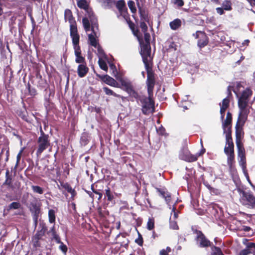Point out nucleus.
<instances>
[{
	"instance_id": "f257e3e1",
	"label": "nucleus",
	"mask_w": 255,
	"mask_h": 255,
	"mask_svg": "<svg viewBox=\"0 0 255 255\" xmlns=\"http://www.w3.org/2000/svg\"><path fill=\"white\" fill-rule=\"evenodd\" d=\"M253 95V91L250 88H246L240 94H237L238 105L239 108L238 122L244 124L250 113V101Z\"/></svg>"
},
{
	"instance_id": "f03ea898",
	"label": "nucleus",
	"mask_w": 255,
	"mask_h": 255,
	"mask_svg": "<svg viewBox=\"0 0 255 255\" xmlns=\"http://www.w3.org/2000/svg\"><path fill=\"white\" fill-rule=\"evenodd\" d=\"M137 102L140 101L141 106L142 112L144 115H149L154 112V102L152 99V96L146 97L138 94V97L134 98Z\"/></svg>"
},
{
	"instance_id": "7ed1b4c3",
	"label": "nucleus",
	"mask_w": 255,
	"mask_h": 255,
	"mask_svg": "<svg viewBox=\"0 0 255 255\" xmlns=\"http://www.w3.org/2000/svg\"><path fill=\"white\" fill-rule=\"evenodd\" d=\"M37 143L38 148L36 151V155L39 156L44 150L50 145L49 135L45 134L41 128L40 129V135L38 138Z\"/></svg>"
},
{
	"instance_id": "20e7f679",
	"label": "nucleus",
	"mask_w": 255,
	"mask_h": 255,
	"mask_svg": "<svg viewBox=\"0 0 255 255\" xmlns=\"http://www.w3.org/2000/svg\"><path fill=\"white\" fill-rule=\"evenodd\" d=\"M88 16L82 19V23L84 29L86 32L90 30V23L89 20L92 23V30L93 33L96 35V29L98 28L97 23V19L92 12L87 10Z\"/></svg>"
},
{
	"instance_id": "39448f33",
	"label": "nucleus",
	"mask_w": 255,
	"mask_h": 255,
	"mask_svg": "<svg viewBox=\"0 0 255 255\" xmlns=\"http://www.w3.org/2000/svg\"><path fill=\"white\" fill-rule=\"evenodd\" d=\"M240 193V202L244 206L250 209L255 208V197L250 192L239 190Z\"/></svg>"
},
{
	"instance_id": "423d86ee",
	"label": "nucleus",
	"mask_w": 255,
	"mask_h": 255,
	"mask_svg": "<svg viewBox=\"0 0 255 255\" xmlns=\"http://www.w3.org/2000/svg\"><path fill=\"white\" fill-rule=\"evenodd\" d=\"M145 68L147 72L146 85L148 95L149 96H152L153 90L155 83L154 74L150 66L145 67Z\"/></svg>"
},
{
	"instance_id": "0eeeda50",
	"label": "nucleus",
	"mask_w": 255,
	"mask_h": 255,
	"mask_svg": "<svg viewBox=\"0 0 255 255\" xmlns=\"http://www.w3.org/2000/svg\"><path fill=\"white\" fill-rule=\"evenodd\" d=\"M119 81L121 84V86L123 87V89L126 91L131 97L134 98L138 97V93L134 90L130 81L123 78H120Z\"/></svg>"
},
{
	"instance_id": "6e6552de",
	"label": "nucleus",
	"mask_w": 255,
	"mask_h": 255,
	"mask_svg": "<svg viewBox=\"0 0 255 255\" xmlns=\"http://www.w3.org/2000/svg\"><path fill=\"white\" fill-rule=\"evenodd\" d=\"M151 48L150 44L145 43L141 47L140 54L145 67L150 66L149 62L151 60L150 57Z\"/></svg>"
},
{
	"instance_id": "1a4fd4ad",
	"label": "nucleus",
	"mask_w": 255,
	"mask_h": 255,
	"mask_svg": "<svg viewBox=\"0 0 255 255\" xmlns=\"http://www.w3.org/2000/svg\"><path fill=\"white\" fill-rule=\"evenodd\" d=\"M29 208L30 212L33 215V220L35 228L38 223V219L40 212V206L36 201H34L30 203Z\"/></svg>"
},
{
	"instance_id": "9d476101",
	"label": "nucleus",
	"mask_w": 255,
	"mask_h": 255,
	"mask_svg": "<svg viewBox=\"0 0 255 255\" xmlns=\"http://www.w3.org/2000/svg\"><path fill=\"white\" fill-rule=\"evenodd\" d=\"M197 154H192L187 148L182 149L179 153V158L187 162H193L197 160Z\"/></svg>"
},
{
	"instance_id": "9b49d317",
	"label": "nucleus",
	"mask_w": 255,
	"mask_h": 255,
	"mask_svg": "<svg viewBox=\"0 0 255 255\" xmlns=\"http://www.w3.org/2000/svg\"><path fill=\"white\" fill-rule=\"evenodd\" d=\"M46 230V227L44 225H43L41 230L38 231L35 235L32 237V240L33 243V246L34 247H40V243L39 241L41 240L42 238L44 236Z\"/></svg>"
},
{
	"instance_id": "f8f14e48",
	"label": "nucleus",
	"mask_w": 255,
	"mask_h": 255,
	"mask_svg": "<svg viewBox=\"0 0 255 255\" xmlns=\"http://www.w3.org/2000/svg\"><path fill=\"white\" fill-rule=\"evenodd\" d=\"M70 32L74 49L76 48L77 47H80L79 45L80 36L78 33L77 26H73L70 28Z\"/></svg>"
},
{
	"instance_id": "ddd939ff",
	"label": "nucleus",
	"mask_w": 255,
	"mask_h": 255,
	"mask_svg": "<svg viewBox=\"0 0 255 255\" xmlns=\"http://www.w3.org/2000/svg\"><path fill=\"white\" fill-rule=\"evenodd\" d=\"M196 240L199 244V246L202 248L211 246V242L204 236L201 231L197 232Z\"/></svg>"
},
{
	"instance_id": "4468645a",
	"label": "nucleus",
	"mask_w": 255,
	"mask_h": 255,
	"mask_svg": "<svg viewBox=\"0 0 255 255\" xmlns=\"http://www.w3.org/2000/svg\"><path fill=\"white\" fill-rule=\"evenodd\" d=\"M64 19L65 21H68L70 23V28L73 26H77L76 22L73 16L71 10L66 9L64 11Z\"/></svg>"
},
{
	"instance_id": "2eb2a0df",
	"label": "nucleus",
	"mask_w": 255,
	"mask_h": 255,
	"mask_svg": "<svg viewBox=\"0 0 255 255\" xmlns=\"http://www.w3.org/2000/svg\"><path fill=\"white\" fill-rule=\"evenodd\" d=\"M99 77H100L102 80L108 85L115 87H119L117 81L111 77L107 75L104 76H99Z\"/></svg>"
},
{
	"instance_id": "dca6fc26",
	"label": "nucleus",
	"mask_w": 255,
	"mask_h": 255,
	"mask_svg": "<svg viewBox=\"0 0 255 255\" xmlns=\"http://www.w3.org/2000/svg\"><path fill=\"white\" fill-rule=\"evenodd\" d=\"M89 71V68L87 67L86 63L79 64L77 68V73L78 76L80 78L86 76Z\"/></svg>"
},
{
	"instance_id": "f3484780",
	"label": "nucleus",
	"mask_w": 255,
	"mask_h": 255,
	"mask_svg": "<svg viewBox=\"0 0 255 255\" xmlns=\"http://www.w3.org/2000/svg\"><path fill=\"white\" fill-rule=\"evenodd\" d=\"M74 49V53L76 56L75 62L77 63L83 64L85 63V59L81 55V51L80 47H76Z\"/></svg>"
},
{
	"instance_id": "a211bd4d",
	"label": "nucleus",
	"mask_w": 255,
	"mask_h": 255,
	"mask_svg": "<svg viewBox=\"0 0 255 255\" xmlns=\"http://www.w3.org/2000/svg\"><path fill=\"white\" fill-rule=\"evenodd\" d=\"M244 125L242 122L237 121V123L236 126V144L237 145H243L241 143V138H242V130L239 129L238 128L239 124Z\"/></svg>"
},
{
	"instance_id": "6ab92c4d",
	"label": "nucleus",
	"mask_w": 255,
	"mask_h": 255,
	"mask_svg": "<svg viewBox=\"0 0 255 255\" xmlns=\"http://www.w3.org/2000/svg\"><path fill=\"white\" fill-rule=\"evenodd\" d=\"M12 176L10 174L9 171L7 169L5 172V180L3 183V185H7L8 187L13 189V186L12 184Z\"/></svg>"
},
{
	"instance_id": "aec40b11",
	"label": "nucleus",
	"mask_w": 255,
	"mask_h": 255,
	"mask_svg": "<svg viewBox=\"0 0 255 255\" xmlns=\"http://www.w3.org/2000/svg\"><path fill=\"white\" fill-rule=\"evenodd\" d=\"M232 114L230 112H228L227 114V116L226 120L223 121V128H228V127L231 128V123H232Z\"/></svg>"
},
{
	"instance_id": "412c9836",
	"label": "nucleus",
	"mask_w": 255,
	"mask_h": 255,
	"mask_svg": "<svg viewBox=\"0 0 255 255\" xmlns=\"http://www.w3.org/2000/svg\"><path fill=\"white\" fill-rule=\"evenodd\" d=\"M97 32H96V35L93 33V34H89L88 35V40L90 42V44L96 48L97 46L99 45L97 39L95 37H97Z\"/></svg>"
},
{
	"instance_id": "4be33fe9",
	"label": "nucleus",
	"mask_w": 255,
	"mask_h": 255,
	"mask_svg": "<svg viewBox=\"0 0 255 255\" xmlns=\"http://www.w3.org/2000/svg\"><path fill=\"white\" fill-rule=\"evenodd\" d=\"M169 25L172 30H177L181 26V21L180 19H175L169 23Z\"/></svg>"
},
{
	"instance_id": "5701e85b",
	"label": "nucleus",
	"mask_w": 255,
	"mask_h": 255,
	"mask_svg": "<svg viewBox=\"0 0 255 255\" xmlns=\"http://www.w3.org/2000/svg\"><path fill=\"white\" fill-rule=\"evenodd\" d=\"M227 163L230 168H232L233 167V163L234 162L235 159V154H234V150L232 151V153L227 154Z\"/></svg>"
},
{
	"instance_id": "b1692460",
	"label": "nucleus",
	"mask_w": 255,
	"mask_h": 255,
	"mask_svg": "<svg viewBox=\"0 0 255 255\" xmlns=\"http://www.w3.org/2000/svg\"><path fill=\"white\" fill-rule=\"evenodd\" d=\"M238 148V156L240 158H245V150L243 145H237Z\"/></svg>"
},
{
	"instance_id": "393cba45",
	"label": "nucleus",
	"mask_w": 255,
	"mask_h": 255,
	"mask_svg": "<svg viewBox=\"0 0 255 255\" xmlns=\"http://www.w3.org/2000/svg\"><path fill=\"white\" fill-rule=\"evenodd\" d=\"M55 212L52 209H50L48 211V218L49 221L51 223H53L55 222Z\"/></svg>"
},
{
	"instance_id": "a878e982",
	"label": "nucleus",
	"mask_w": 255,
	"mask_h": 255,
	"mask_svg": "<svg viewBox=\"0 0 255 255\" xmlns=\"http://www.w3.org/2000/svg\"><path fill=\"white\" fill-rule=\"evenodd\" d=\"M77 5L79 8L84 9L88 8V4L86 0H78Z\"/></svg>"
},
{
	"instance_id": "bb28decb",
	"label": "nucleus",
	"mask_w": 255,
	"mask_h": 255,
	"mask_svg": "<svg viewBox=\"0 0 255 255\" xmlns=\"http://www.w3.org/2000/svg\"><path fill=\"white\" fill-rule=\"evenodd\" d=\"M104 91L105 92V93L108 95H112L116 97H121V96L120 95H118L115 93L114 91L110 89L109 88L107 87H104L103 88Z\"/></svg>"
},
{
	"instance_id": "cd10ccee",
	"label": "nucleus",
	"mask_w": 255,
	"mask_h": 255,
	"mask_svg": "<svg viewBox=\"0 0 255 255\" xmlns=\"http://www.w3.org/2000/svg\"><path fill=\"white\" fill-rule=\"evenodd\" d=\"M96 48H97V51H98L97 55L99 57V59L100 58H104L106 57V55L104 50H103L102 47L99 45H98V46H97Z\"/></svg>"
},
{
	"instance_id": "c85d7f7f",
	"label": "nucleus",
	"mask_w": 255,
	"mask_h": 255,
	"mask_svg": "<svg viewBox=\"0 0 255 255\" xmlns=\"http://www.w3.org/2000/svg\"><path fill=\"white\" fill-rule=\"evenodd\" d=\"M224 132L226 134V139H232V131L231 128L228 127V128H223Z\"/></svg>"
},
{
	"instance_id": "c756f323",
	"label": "nucleus",
	"mask_w": 255,
	"mask_h": 255,
	"mask_svg": "<svg viewBox=\"0 0 255 255\" xmlns=\"http://www.w3.org/2000/svg\"><path fill=\"white\" fill-rule=\"evenodd\" d=\"M98 63H99V65L100 68L102 69H103L105 71L108 70V68L107 65L106 63L105 62V61L103 59V58H100L99 59Z\"/></svg>"
},
{
	"instance_id": "7c9ffc66",
	"label": "nucleus",
	"mask_w": 255,
	"mask_h": 255,
	"mask_svg": "<svg viewBox=\"0 0 255 255\" xmlns=\"http://www.w3.org/2000/svg\"><path fill=\"white\" fill-rule=\"evenodd\" d=\"M222 7L225 10H231L232 9L231 2L229 0H225L222 3Z\"/></svg>"
},
{
	"instance_id": "2f4dec72",
	"label": "nucleus",
	"mask_w": 255,
	"mask_h": 255,
	"mask_svg": "<svg viewBox=\"0 0 255 255\" xmlns=\"http://www.w3.org/2000/svg\"><path fill=\"white\" fill-rule=\"evenodd\" d=\"M31 188L34 193L42 194L43 193V189L39 186L32 185Z\"/></svg>"
},
{
	"instance_id": "473e14b6",
	"label": "nucleus",
	"mask_w": 255,
	"mask_h": 255,
	"mask_svg": "<svg viewBox=\"0 0 255 255\" xmlns=\"http://www.w3.org/2000/svg\"><path fill=\"white\" fill-rule=\"evenodd\" d=\"M126 4L124 0H119L117 2L116 7L119 10H123Z\"/></svg>"
},
{
	"instance_id": "72a5a7b5",
	"label": "nucleus",
	"mask_w": 255,
	"mask_h": 255,
	"mask_svg": "<svg viewBox=\"0 0 255 255\" xmlns=\"http://www.w3.org/2000/svg\"><path fill=\"white\" fill-rule=\"evenodd\" d=\"M154 228V221L153 219L149 218L147 223V229L152 230Z\"/></svg>"
},
{
	"instance_id": "f704fd0d",
	"label": "nucleus",
	"mask_w": 255,
	"mask_h": 255,
	"mask_svg": "<svg viewBox=\"0 0 255 255\" xmlns=\"http://www.w3.org/2000/svg\"><path fill=\"white\" fill-rule=\"evenodd\" d=\"M230 100L228 98H226L222 101V104H220V107L227 109L229 106Z\"/></svg>"
},
{
	"instance_id": "c9c22d12",
	"label": "nucleus",
	"mask_w": 255,
	"mask_h": 255,
	"mask_svg": "<svg viewBox=\"0 0 255 255\" xmlns=\"http://www.w3.org/2000/svg\"><path fill=\"white\" fill-rule=\"evenodd\" d=\"M247 246L251 254L255 255V244L253 243H249L247 244Z\"/></svg>"
},
{
	"instance_id": "e433bc0d",
	"label": "nucleus",
	"mask_w": 255,
	"mask_h": 255,
	"mask_svg": "<svg viewBox=\"0 0 255 255\" xmlns=\"http://www.w3.org/2000/svg\"><path fill=\"white\" fill-rule=\"evenodd\" d=\"M105 193L108 198V200L109 201H112L114 199V196L111 193L110 189L108 188L105 190Z\"/></svg>"
},
{
	"instance_id": "4c0bfd02",
	"label": "nucleus",
	"mask_w": 255,
	"mask_h": 255,
	"mask_svg": "<svg viewBox=\"0 0 255 255\" xmlns=\"http://www.w3.org/2000/svg\"><path fill=\"white\" fill-rule=\"evenodd\" d=\"M239 164L241 166L244 172L245 171L246 168V157L240 158L239 161Z\"/></svg>"
},
{
	"instance_id": "58836bf2",
	"label": "nucleus",
	"mask_w": 255,
	"mask_h": 255,
	"mask_svg": "<svg viewBox=\"0 0 255 255\" xmlns=\"http://www.w3.org/2000/svg\"><path fill=\"white\" fill-rule=\"evenodd\" d=\"M20 204L19 203L17 202H14L11 203L9 205V209H19L20 207Z\"/></svg>"
},
{
	"instance_id": "ea45409f",
	"label": "nucleus",
	"mask_w": 255,
	"mask_h": 255,
	"mask_svg": "<svg viewBox=\"0 0 255 255\" xmlns=\"http://www.w3.org/2000/svg\"><path fill=\"white\" fill-rule=\"evenodd\" d=\"M128 6L129 7V8L132 12H134L136 11V7H135V3L134 1L129 0L128 1Z\"/></svg>"
},
{
	"instance_id": "a19ab883",
	"label": "nucleus",
	"mask_w": 255,
	"mask_h": 255,
	"mask_svg": "<svg viewBox=\"0 0 255 255\" xmlns=\"http://www.w3.org/2000/svg\"><path fill=\"white\" fill-rule=\"evenodd\" d=\"M170 227L173 230H176L178 228L176 222L172 220V217L170 218Z\"/></svg>"
},
{
	"instance_id": "79ce46f5",
	"label": "nucleus",
	"mask_w": 255,
	"mask_h": 255,
	"mask_svg": "<svg viewBox=\"0 0 255 255\" xmlns=\"http://www.w3.org/2000/svg\"><path fill=\"white\" fill-rule=\"evenodd\" d=\"M59 249L63 252V253L66 255V253L67 252V246L63 244V242H61V243H59Z\"/></svg>"
},
{
	"instance_id": "37998d69",
	"label": "nucleus",
	"mask_w": 255,
	"mask_h": 255,
	"mask_svg": "<svg viewBox=\"0 0 255 255\" xmlns=\"http://www.w3.org/2000/svg\"><path fill=\"white\" fill-rule=\"evenodd\" d=\"M144 33V38L145 41V43H149L150 39V34L145 32Z\"/></svg>"
},
{
	"instance_id": "c03bdc74",
	"label": "nucleus",
	"mask_w": 255,
	"mask_h": 255,
	"mask_svg": "<svg viewBox=\"0 0 255 255\" xmlns=\"http://www.w3.org/2000/svg\"><path fill=\"white\" fill-rule=\"evenodd\" d=\"M226 146H231L232 151L234 150V143L232 139H226Z\"/></svg>"
},
{
	"instance_id": "a18cd8bd",
	"label": "nucleus",
	"mask_w": 255,
	"mask_h": 255,
	"mask_svg": "<svg viewBox=\"0 0 255 255\" xmlns=\"http://www.w3.org/2000/svg\"><path fill=\"white\" fill-rule=\"evenodd\" d=\"M140 27L141 28L142 31L145 32L147 31V26L144 22H141L140 23Z\"/></svg>"
},
{
	"instance_id": "49530a36",
	"label": "nucleus",
	"mask_w": 255,
	"mask_h": 255,
	"mask_svg": "<svg viewBox=\"0 0 255 255\" xmlns=\"http://www.w3.org/2000/svg\"><path fill=\"white\" fill-rule=\"evenodd\" d=\"M250 254L251 253H250L247 246H246V248L242 250L241 252H240L239 255H248Z\"/></svg>"
},
{
	"instance_id": "de8ad7c7",
	"label": "nucleus",
	"mask_w": 255,
	"mask_h": 255,
	"mask_svg": "<svg viewBox=\"0 0 255 255\" xmlns=\"http://www.w3.org/2000/svg\"><path fill=\"white\" fill-rule=\"evenodd\" d=\"M207 44V42L206 40H199L198 42V45L200 47H203Z\"/></svg>"
},
{
	"instance_id": "09e8293b",
	"label": "nucleus",
	"mask_w": 255,
	"mask_h": 255,
	"mask_svg": "<svg viewBox=\"0 0 255 255\" xmlns=\"http://www.w3.org/2000/svg\"><path fill=\"white\" fill-rule=\"evenodd\" d=\"M232 151L231 146H225L224 148V152L226 155L232 153Z\"/></svg>"
},
{
	"instance_id": "8fccbe9b",
	"label": "nucleus",
	"mask_w": 255,
	"mask_h": 255,
	"mask_svg": "<svg viewBox=\"0 0 255 255\" xmlns=\"http://www.w3.org/2000/svg\"><path fill=\"white\" fill-rule=\"evenodd\" d=\"M226 110V109L220 107V114H221V119L222 121H223L224 116H225V113Z\"/></svg>"
},
{
	"instance_id": "3c124183",
	"label": "nucleus",
	"mask_w": 255,
	"mask_h": 255,
	"mask_svg": "<svg viewBox=\"0 0 255 255\" xmlns=\"http://www.w3.org/2000/svg\"><path fill=\"white\" fill-rule=\"evenodd\" d=\"M22 152V150H20V152L18 153V154L17 155V156H16V164L15 167H16L18 165V163H19V162L20 158H21V155Z\"/></svg>"
},
{
	"instance_id": "603ef678",
	"label": "nucleus",
	"mask_w": 255,
	"mask_h": 255,
	"mask_svg": "<svg viewBox=\"0 0 255 255\" xmlns=\"http://www.w3.org/2000/svg\"><path fill=\"white\" fill-rule=\"evenodd\" d=\"M216 9L217 12L220 15H222L224 13V9L222 7H217V8H216Z\"/></svg>"
},
{
	"instance_id": "864d4df0",
	"label": "nucleus",
	"mask_w": 255,
	"mask_h": 255,
	"mask_svg": "<svg viewBox=\"0 0 255 255\" xmlns=\"http://www.w3.org/2000/svg\"><path fill=\"white\" fill-rule=\"evenodd\" d=\"M135 242L139 246H142L143 244L142 238L141 236L140 235V238L135 240Z\"/></svg>"
},
{
	"instance_id": "5fc2aeb1",
	"label": "nucleus",
	"mask_w": 255,
	"mask_h": 255,
	"mask_svg": "<svg viewBox=\"0 0 255 255\" xmlns=\"http://www.w3.org/2000/svg\"><path fill=\"white\" fill-rule=\"evenodd\" d=\"M175 3L179 6H182L184 5L183 0H175Z\"/></svg>"
},
{
	"instance_id": "6e6d98bb",
	"label": "nucleus",
	"mask_w": 255,
	"mask_h": 255,
	"mask_svg": "<svg viewBox=\"0 0 255 255\" xmlns=\"http://www.w3.org/2000/svg\"><path fill=\"white\" fill-rule=\"evenodd\" d=\"M53 239L56 241L57 243H58V244L61 243V242L60 241V239L59 237L58 236V235L54 234V236H53Z\"/></svg>"
},
{
	"instance_id": "4d7b16f0",
	"label": "nucleus",
	"mask_w": 255,
	"mask_h": 255,
	"mask_svg": "<svg viewBox=\"0 0 255 255\" xmlns=\"http://www.w3.org/2000/svg\"><path fill=\"white\" fill-rule=\"evenodd\" d=\"M163 198L165 199L167 203H169L171 200L170 195L168 193H167Z\"/></svg>"
},
{
	"instance_id": "13d9d810",
	"label": "nucleus",
	"mask_w": 255,
	"mask_h": 255,
	"mask_svg": "<svg viewBox=\"0 0 255 255\" xmlns=\"http://www.w3.org/2000/svg\"><path fill=\"white\" fill-rule=\"evenodd\" d=\"M164 131L165 129L162 127H161L158 129H157V132L160 134H163L164 132Z\"/></svg>"
},
{
	"instance_id": "bf43d9fd",
	"label": "nucleus",
	"mask_w": 255,
	"mask_h": 255,
	"mask_svg": "<svg viewBox=\"0 0 255 255\" xmlns=\"http://www.w3.org/2000/svg\"><path fill=\"white\" fill-rule=\"evenodd\" d=\"M172 212H173V216L172 217V219H176L178 217V213L175 212V208L173 207L172 209Z\"/></svg>"
},
{
	"instance_id": "052dcab7",
	"label": "nucleus",
	"mask_w": 255,
	"mask_h": 255,
	"mask_svg": "<svg viewBox=\"0 0 255 255\" xmlns=\"http://www.w3.org/2000/svg\"><path fill=\"white\" fill-rule=\"evenodd\" d=\"M157 191L160 193V194L162 196V197L163 198L167 193H165L164 191L161 190L160 189L157 188Z\"/></svg>"
},
{
	"instance_id": "680f3d73",
	"label": "nucleus",
	"mask_w": 255,
	"mask_h": 255,
	"mask_svg": "<svg viewBox=\"0 0 255 255\" xmlns=\"http://www.w3.org/2000/svg\"><path fill=\"white\" fill-rule=\"evenodd\" d=\"M20 116L21 117V118L26 121V122H28V118H27V116L26 115V114H22L21 115H20Z\"/></svg>"
},
{
	"instance_id": "e2e57ef3",
	"label": "nucleus",
	"mask_w": 255,
	"mask_h": 255,
	"mask_svg": "<svg viewBox=\"0 0 255 255\" xmlns=\"http://www.w3.org/2000/svg\"><path fill=\"white\" fill-rule=\"evenodd\" d=\"M160 255H168V253L166 252V251H164V249H163L160 251Z\"/></svg>"
},
{
	"instance_id": "0e129e2a",
	"label": "nucleus",
	"mask_w": 255,
	"mask_h": 255,
	"mask_svg": "<svg viewBox=\"0 0 255 255\" xmlns=\"http://www.w3.org/2000/svg\"><path fill=\"white\" fill-rule=\"evenodd\" d=\"M205 152V148H202V150H201L200 152L199 153H197L196 154H197L198 155V157H199L201 155H202L203 153H204Z\"/></svg>"
},
{
	"instance_id": "69168bd1",
	"label": "nucleus",
	"mask_w": 255,
	"mask_h": 255,
	"mask_svg": "<svg viewBox=\"0 0 255 255\" xmlns=\"http://www.w3.org/2000/svg\"><path fill=\"white\" fill-rule=\"evenodd\" d=\"M250 42V40L248 39L244 40V41L242 43L243 45H248Z\"/></svg>"
},
{
	"instance_id": "338daca9",
	"label": "nucleus",
	"mask_w": 255,
	"mask_h": 255,
	"mask_svg": "<svg viewBox=\"0 0 255 255\" xmlns=\"http://www.w3.org/2000/svg\"><path fill=\"white\" fill-rule=\"evenodd\" d=\"M51 232H52V236H54V234L55 235H57L56 234V231L55 230V228H54V227H53L51 229Z\"/></svg>"
},
{
	"instance_id": "774afa93",
	"label": "nucleus",
	"mask_w": 255,
	"mask_h": 255,
	"mask_svg": "<svg viewBox=\"0 0 255 255\" xmlns=\"http://www.w3.org/2000/svg\"><path fill=\"white\" fill-rule=\"evenodd\" d=\"M215 255H224L220 249L216 253Z\"/></svg>"
}]
</instances>
